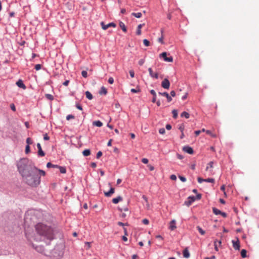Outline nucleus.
Masks as SVG:
<instances>
[{
  "label": "nucleus",
  "mask_w": 259,
  "mask_h": 259,
  "mask_svg": "<svg viewBox=\"0 0 259 259\" xmlns=\"http://www.w3.org/2000/svg\"><path fill=\"white\" fill-rule=\"evenodd\" d=\"M232 244L235 250H239L240 249V242L238 238H237V240H232Z\"/></svg>",
  "instance_id": "7"
},
{
  "label": "nucleus",
  "mask_w": 259,
  "mask_h": 259,
  "mask_svg": "<svg viewBox=\"0 0 259 259\" xmlns=\"http://www.w3.org/2000/svg\"><path fill=\"white\" fill-rule=\"evenodd\" d=\"M32 143H33V142H32V140H31V138H27V139H26V143L27 144V145H29H29L32 144Z\"/></svg>",
  "instance_id": "34"
},
{
  "label": "nucleus",
  "mask_w": 259,
  "mask_h": 259,
  "mask_svg": "<svg viewBox=\"0 0 259 259\" xmlns=\"http://www.w3.org/2000/svg\"><path fill=\"white\" fill-rule=\"evenodd\" d=\"M212 211L216 215L221 214V211L216 208H213Z\"/></svg>",
  "instance_id": "27"
},
{
  "label": "nucleus",
  "mask_w": 259,
  "mask_h": 259,
  "mask_svg": "<svg viewBox=\"0 0 259 259\" xmlns=\"http://www.w3.org/2000/svg\"><path fill=\"white\" fill-rule=\"evenodd\" d=\"M204 182H209V183H214V179H212V178H208V179H205Z\"/></svg>",
  "instance_id": "36"
},
{
  "label": "nucleus",
  "mask_w": 259,
  "mask_h": 259,
  "mask_svg": "<svg viewBox=\"0 0 259 259\" xmlns=\"http://www.w3.org/2000/svg\"><path fill=\"white\" fill-rule=\"evenodd\" d=\"M119 26L124 32H126L127 29L125 24L122 22H119Z\"/></svg>",
  "instance_id": "17"
},
{
  "label": "nucleus",
  "mask_w": 259,
  "mask_h": 259,
  "mask_svg": "<svg viewBox=\"0 0 259 259\" xmlns=\"http://www.w3.org/2000/svg\"><path fill=\"white\" fill-rule=\"evenodd\" d=\"M85 94L86 97L88 99L92 100L93 99V96L90 92L87 91Z\"/></svg>",
  "instance_id": "26"
},
{
  "label": "nucleus",
  "mask_w": 259,
  "mask_h": 259,
  "mask_svg": "<svg viewBox=\"0 0 259 259\" xmlns=\"http://www.w3.org/2000/svg\"><path fill=\"white\" fill-rule=\"evenodd\" d=\"M204 180H205V179H203L201 178L200 177L198 178V182L199 183H201L202 182H204Z\"/></svg>",
  "instance_id": "58"
},
{
  "label": "nucleus",
  "mask_w": 259,
  "mask_h": 259,
  "mask_svg": "<svg viewBox=\"0 0 259 259\" xmlns=\"http://www.w3.org/2000/svg\"><path fill=\"white\" fill-rule=\"evenodd\" d=\"M161 87L165 89H168L170 87V82L167 78H164L161 82Z\"/></svg>",
  "instance_id": "5"
},
{
  "label": "nucleus",
  "mask_w": 259,
  "mask_h": 259,
  "mask_svg": "<svg viewBox=\"0 0 259 259\" xmlns=\"http://www.w3.org/2000/svg\"><path fill=\"white\" fill-rule=\"evenodd\" d=\"M102 155V152L100 151L97 154V158H99Z\"/></svg>",
  "instance_id": "54"
},
{
  "label": "nucleus",
  "mask_w": 259,
  "mask_h": 259,
  "mask_svg": "<svg viewBox=\"0 0 259 259\" xmlns=\"http://www.w3.org/2000/svg\"><path fill=\"white\" fill-rule=\"evenodd\" d=\"M183 150L185 152H186L189 154H192L194 152L193 149L189 146H185L183 148Z\"/></svg>",
  "instance_id": "11"
},
{
  "label": "nucleus",
  "mask_w": 259,
  "mask_h": 259,
  "mask_svg": "<svg viewBox=\"0 0 259 259\" xmlns=\"http://www.w3.org/2000/svg\"><path fill=\"white\" fill-rule=\"evenodd\" d=\"M108 82L110 83V84H113V82H114V79L113 77H111L109 78L108 79Z\"/></svg>",
  "instance_id": "52"
},
{
  "label": "nucleus",
  "mask_w": 259,
  "mask_h": 259,
  "mask_svg": "<svg viewBox=\"0 0 259 259\" xmlns=\"http://www.w3.org/2000/svg\"><path fill=\"white\" fill-rule=\"evenodd\" d=\"M241 255L243 258L246 257V250L245 249H242L241 251Z\"/></svg>",
  "instance_id": "32"
},
{
  "label": "nucleus",
  "mask_w": 259,
  "mask_h": 259,
  "mask_svg": "<svg viewBox=\"0 0 259 259\" xmlns=\"http://www.w3.org/2000/svg\"><path fill=\"white\" fill-rule=\"evenodd\" d=\"M184 128L185 125L184 124H181L179 125V129L181 131V133L184 132Z\"/></svg>",
  "instance_id": "37"
},
{
  "label": "nucleus",
  "mask_w": 259,
  "mask_h": 259,
  "mask_svg": "<svg viewBox=\"0 0 259 259\" xmlns=\"http://www.w3.org/2000/svg\"><path fill=\"white\" fill-rule=\"evenodd\" d=\"M215 256L214 255H212L211 257H206L204 259H215Z\"/></svg>",
  "instance_id": "60"
},
{
  "label": "nucleus",
  "mask_w": 259,
  "mask_h": 259,
  "mask_svg": "<svg viewBox=\"0 0 259 259\" xmlns=\"http://www.w3.org/2000/svg\"><path fill=\"white\" fill-rule=\"evenodd\" d=\"M47 167L48 168H50V167L57 168L58 167H59V165L53 164L51 162H48L47 164Z\"/></svg>",
  "instance_id": "25"
},
{
  "label": "nucleus",
  "mask_w": 259,
  "mask_h": 259,
  "mask_svg": "<svg viewBox=\"0 0 259 259\" xmlns=\"http://www.w3.org/2000/svg\"><path fill=\"white\" fill-rule=\"evenodd\" d=\"M85 246H87V247H86L87 249H90L91 247V242H85Z\"/></svg>",
  "instance_id": "43"
},
{
  "label": "nucleus",
  "mask_w": 259,
  "mask_h": 259,
  "mask_svg": "<svg viewBox=\"0 0 259 259\" xmlns=\"http://www.w3.org/2000/svg\"><path fill=\"white\" fill-rule=\"evenodd\" d=\"M160 57H162L166 62H172L173 61L172 57L171 56L167 57L166 52H163L160 54Z\"/></svg>",
  "instance_id": "3"
},
{
  "label": "nucleus",
  "mask_w": 259,
  "mask_h": 259,
  "mask_svg": "<svg viewBox=\"0 0 259 259\" xmlns=\"http://www.w3.org/2000/svg\"><path fill=\"white\" fill-rule=\"evenodd\" d=\"M129 73H130V75L131 76V77H132V78L134 77V76H135V72H134V71L133 70H130Z\"/></svg>",
  "instance_id": "45"
},
{
  "label": "nucleus",
  "mask_w": 259,
  "mask_h": 259,
  "mask_svg": "<svg viewBox=\"0 0 259 259\" xmlns=\"http://www.w3.org/2000/svg\"><path fill=\"white\" fill-rule=\"evenodd\" d=\"M179 178L180 179V180L183 182H185L186 181V179L184 177L180 176Z\"/></svg>",
  "instance_id": "47"
},
{
  "label": "nucleus",
  "mask_w": 259,
  "mask_h": 259,
  "mask_svg": "<svg viewBox=\"0 0 259 259\" xmlns=\"http://www.w3.org/2000/svg\"><path fill=\"white\" fill-rule=\"evenodd\" d=\"M16 84L17 85L18 87H19L20 88H22L23 89H26L25 85L23 83L22 80H21V79L19 80L16 82Z\"/></svg>",
  "instance_id": "13"
},
{
  "label": "nucleus",
  "mask_w": 259,
  "mask_h": 259,
  "mask_svg": "<svg viewBox=\"0 0 259 259\" xmlns=\"http://www.w3.org/2000/svg\"><path fill=\"white\" fill-rule=\"evenodd\" d=\"M206 133L208 135H209L211 137H213V138H216L217 136V135L214 134H213L209 130H206Z\"/></svg>",
  "instance_id": "31"
},
{
  "label": "nucleus",
  "mask_w": 259,
  "mask_h": 259,
  "mask_svg": "<svg viewBox=\"0 0 259 259\" xmlns=\"http://www.w3.org/2000/svg\"><path fill=\"white\" fill-rule=\"evenodd\" d=\"M188 204L190 205L196 200V197L195 196H190L188 197Z\"/></svg>",
  "instance_id": "23"
},
{
  "label": "nucleus",
  "mask_w": 259,
  "mask_h": 259,
  "mask_svg": "<svg viewBox=\"0 0 259 259\" xmlns=\"http://www.w3.org/2000/svg\"><path fill=\"white\" fill-rule=\"evenodd\" d=\"M81 75L83 77L86 78L88 76V73L86 71L83 70L81 72Z\"/></svg>",
  "instance_id": "41"
},
{
  "label": "nucleus",
  "mask_w": 259,
  "mask_h": 259,
  "mask_svg": "<svg viewBox=\"0 0 259 259\" xmlns=\"http://www.w3.org/2000/svg\"><path fill=\"white\" fill-rule=\"evenodd\" d=\"M197 230H198L199 232L201 235H204L205 234V232L203 230H202V229L201 227H200L199 226H197Z\"/></svg>",
  "instance_id": "33"
},
{
  "label": "nucleus",
  "mask_w": 259,
  "mask_h": 259,
  "mask_svg": "<svg viewBox=\"0 0 259 259\" xmlns=\"http://www.w3.org/2000/svg\"><path fill=\"white\" fill-rule=\"evenodd\" d=\"M158 94L162 96H164V97H166L167 99V102H170V101H171L172 99L167 93H166V92H164V93L159 92Z\"/></svg>",
  "instance_id": "10"
},
{
  "label": "nucleus",
  "mask_w": 259,
  "mask_h": 259,
  "mask_svg": "<svg viewBox=\"0 0 259 259\" xmlns=\"http://www.w3.org/2000/svg\"><path fill=\"white\" fill-rule=\"evenodd\" d=\"M165 132V129L164 128H160L159 130V133L160 134H164Z\"/></svg>",
  "instance_id": "50"
},
{
  "label": "nucleus",
  "mask_w": 259,
  "mask_h": 259,
  "mask_svg": "<svg viewBox=\"0 0 259 259\" xmlns=\"http://www.w3.org/2000/svg\"><path fill=\"white\" fill-rule=\"evenodd\" d=\"M158 41L160 42L161 44H163V35H161L160 37L158 38Z\"/></svg>",
  "instance_id": "49"
},
{
  "label": "nucleus",
  "mask_w": 259,
  "mask_h": 259,
  "mask_svg": "<svg viewBox=\"0 0 259 259\" xmlns=\"http://www.w3.org/2000/svg\"><path fill=\"white\" fill-rule=\"evenodd\" d=\"M76 107L78 109H79L80 110H82V108L80 104H76Z\"/></svg>",
  "instance_id": "56"
},
{
  "label": "nucleus",
  "mask_w": 259,
  "mask_h": 259,
  "mask_svg": "<svg viewBox=\"0 0 259 259\" xmlns=\"http://www.w3.org/2000/svg\"><path fill=\"white\" fill-rule=\"evenodd\" d=\"M132 15L134 16V17L140 18L142 17V13H132Z\"/></svg>",
  "instance_id": "28"
},
{
  "label": "nucleus",
  "mask_w": 259,
  "mask_h": 259,
  "mask_svg": "<svg viewBox=\"0 0 259 259\" xmlns=\"http://www.w3.org/2000/svg\"><path fill=\"white\" fill-rule=\"evenodd\" d=\"M44 139L45 140H49L50 139V137L48 136L47 134L44 135Z\"/></svg>",
  "instance_id": "55"
},
{
  "label": "nucleus",
  "mask_w": 259,
  "mask_h": 259,
  "mask_svg": "<svg viewBox=\"0 0 259 259\" xmlns=\"http://www.w3.org/2000/svg\"><path fill=\"white\" fill-rule=\"evenodd\" d=\"M93 125L98 127H101L103 125V123L99 120L94 121L93 122Z\"/></svg>",
  "instance_id": "18"
},
{
  "label": "nucleus",
  "mask_w": 259,
  "mask_h": 259,
  "mask_svg": "<svg viewBox=\"0 0 259 259\" xmlns=\"http://www.w3.org/2000/svg\"><path fill=\"white\" fill-rule=\"evenodd\" d=\"M176 224V221L175 220H172V221H171L170 222V223L169 224L168 228L171 231H174V230H175L177 228Z\"/></svg>",
  "instance_id": "6"
},
{
  "label": "nucleus",
  "mask_w": 259,
  "mask_h": 259,
  "mask_svg": "<svg viewBox=\"0 0 259 259\" xmlns=\"http://www.w3.org/2000/svg\"><path fill=\"white\" fill-rule=\"evenodd\" d=\"M122 200V198L121 196H118L116 198H114L112 199V201L114 204L118 203L119 201Z\"/></svg>",
  "instance_id": "16"
},
{
  "label": "nucleus",
  "mask_w": 259,
  "mask_h": 259,
  "mask_svg": "<svg viewBox=\"0 0 259 259\" xmlns=\"http://www.w3.org/2000/svg\"><path fill=\"white\" fill-rule=\"evenodd\" d=\"M170 95L172 97H175L176 96V93L174 91H172L170 92Z\"/></svg>",
  "instance_id": "63"
},
{
  "label": "nucleus",
  "mask_w": 259,
  "mask_h": 259,
  "mask_svg": "<svg viewBox=\"0 0 259 259\" xmlns=\"http://www.w3.org/2000/svg\"><path fill=\"white\" fill-rule=\"evenodd\" d=\"M144 25V24H139L137 27V30L136 32V34L138 35H140L141 34V28L142 26Z\"/></svg>",
  "instance_id": "19"
},
{
  "label": "nucleus",
  "mask_w": 259,
  "mask_h": 259,
  "mask_svg": "<svg viewBox=\"0 0 259 259\" xmlns=\"http://www.w3.org/2000/svg\"><path fill=\"white\" fill-rule=\"evenodd\" d=\"M142 162L145 164H147L148 162V159L145 158H144L142 159Z\"/></svg>",
  "instance_id": "53"
},
{
  "label": "nucleus",
  "mask_w": 259,
  "mask_h": 259,
  "mask_svg": "<svg viewBox=\"0 0 259 259\" xmlns=\"http://www.w3.org/2000/svg\"><path fill=\"white\" fill-rule=\"evenodd\" d=\"M82 154L84 156H88L91 154V151L89 149H85L83 151Z\"/></svg>",
  "instance_id": "22"
},
{
  "label": "nucleus",
  "mask_w": 259,
  "mask_h": 259,
  "mask_svg": "<svg viewBox=\"0 0 259 259\" xmlns=\"http://www.w3.org/2000/svg\"><path fill=\"white\" fill-rule=\"evenodd\" d=\"M148 71L151 77L155 78L156 79H157L158 78V73L153 72L151 68H148Z\"/></svg>",
  "instance_id": "8"
},
{
  "label": "nucleus",
  "mask_w": 259,
  "mask_h": 259,
  "mask_svg": "<svg viewBox=\"0 0 259 259\" xmlns=\"http://www.w3.org/2000/svg\"><path fill=\"white\" fill-rule=\"evenodd\" d=\"M142 222L144 224L147 225L149 224V220L147 219H144L142 220Z\"/></svg>",
  "instance_id": "44"
},
{
  "label": "nucleus",
  "mask_w": 259,
  "mask_h": 259,
  "mask_svg": "<svg viewBox=\"0 0 259 259\" xmlns=\"http://www.w3.org/2000/svg\"><path fill=\"white\" fill-rule=\"evenodd\" d=\"M41 65L40 64H36L35 66V69L36 70H39V69H41Z\"/></svg>",
  "instance_id": "46"
},
{
  "label": "nucleus",
  "mask_w": 259,
  "mask_h": 259,
  "mask_svg": "<svg viewBox=\"0 0 259 259\" xmlns=\"http://www.w3.org/2000/svg\"><path fill=\"white\" fill-rule=\"evenodd\" d=\"M69 82V81L68 80H66L63 83V84L65 86H67L68 83Z\"/></svg>",
  "instance_id": "61"
},
{
  "label": "nucleus",
  "mask_w": 259,
  "mask_h": 259,
  "mask_svg": "<svg viewBox=\"0 0 259 259\" xmlns=\"http://www.w3.org/2000/svg\"><path fill=\"white\" fill-rule=\"evenodd\" d=\"M101 25L102 26V28L104 30H106L107 29H108L109 27H116V24L114 23H110L107 25H105L103 22H102L101 23Z\"/></svg>",
  "instance_id": "4"
},
{
  "label": "nucleus",
  "mask_w": 259,
  "mask_h": 259,
  "mask_svg": "<svg viewBox=\"0 0 259 259\" xmlns=\"http://www.w3.org/2000/svg\"><path fill=\"white\" fill-rule=\"evenodd\" d=\"M28 163V159H21L17 163L18 170L25 184L35 187L40 183V177L37 174V168L35 166L30 167Z\"/></svg>",
  "instance_id": "1"
},
{
  "label": "nucleus",
  "mask_w": 259,
  "mask_h": 259,
  "mask_svg": "<svg viewBox=\"0 0 259 259\" xmlns=\"http://www.w3.org/2000/svg\"><path fill=\"white\" fill-rule=\"evenodd\" d=\"M91 165L93 168H95L97 166V164L95 162H92Z\"/></svg>",
  "instance_id": "64"
},
{
  "label": "nucleus",
  "mask_w": 259,
  "mask_h": 259,
  "mask_svg": "<svg viewBox=\"0 0 259 259\" xmlns=\"http://www.w3.org/2000/svg\"><path fill=\"white\" fill-rule=\"evenodd\" d=\"M74 116H73V115H71V114L68 115L66 116V119L68 120H69L71 119H74Z\"/></svg>",
  "instance_id": "42"
},
{
  "label": "nucleus",
  "mask_w": 259,
  "mask_h": 259,
  "mask_svg": "<svg viewBox=\"0 0 259 259\" xmlns=\"http://www.w3.org/2000/svg\"><path fill=\"white\" fill-rule=\"evenodd\" d=\"M213 162L212 161L209 162L207 164V166L206 167V171H212V168H213Z\"/></svg>",
  "instance_id": "14"
},
{
  "label": "nucleus",
  "mask_w": 259,
  "mask_h": 259,
  "mask_svg": "<svg viewBox=\"0 0 259 259\" xmlns=\"http://www.w3.org/2000/svg\"><path fill=\"white\" fill-rule=\"evenodd\" d=\"M35 230L38 234L49 240H52L54 238L53 230L49 226L42 223H38L35 226Z\"/></svg>",
  "instance_id": "2"
},
{
  "label": "nucleus",
  "mask_w": 259,
  "mask_h": 259,
  "mask_svg": "<svg viewBox=\"0 0 259 259\" xmlns=\"http://www.w3.org/2000/svg\"><path fill=\"white\" fill-rule=\"evenodd\" d=\"M181 116L182 117H185L186 118H188L190 117V114L188 112L184 111L181 113Z\"/></svg>",
  "instance_id": "24"
},
{
  "label": "nucleus",
  "mask_w": 259,
  "mask_h": 259,
  "mask_svg": "<svg viewBox=\"0 0 259 259\" xmlns=\"http://www.w3.org/2000/svg\"><path fill=\"white\" fill-rule=\"evenodd\" d=\"M143 43H144V45L146 47H148L150 45L149 41L146 39H145L143 40Z\"/></svg>",
  "instance_id": "38"
},
{
  "label": "nucleus",
  "mask_w": 259,
  "mask_h": 259,
  "mask_svg": "<svg viewBox=\"0 0 259 259\" xmlns=\"http://www.w3.org/2000/svg\"><path fill=\"white\" fill-rule=\"evenodd\" d=\"M37 174H38V176L42 175L43 176H45L46 175V172L43 170H41V169L37 168Z\"/></svg>",
  "instance_id": "29"
},
{
  "label": "nucleus",
  "mask_w": 259,
  "mask_h": 259,
  "mask_svg": "<svg viewBox=\"0 0 259 259\" xmlns=\"http://www.w3.org/2000/svg\"><path fill=\"white\" fill-rule=\"evenodd\" d=\"M150 93L152 95H154V97H153V99H152V102L153 103H155L156 102V92H155L154 90H151L150 91Z\"/></svg>",
  "instance_id": "20"
},
{
  "label": "nucleus",
  "mask_w": 259,
  "mask_h": 259,
  "mask_svg": "<svg viewBox=\"0 0 259 259\" xmlns=\"http://www.w3.org/2000/svg\"><path fill=\"white\" fill-rule=\"evenodd\" d=\"M148 166L149 167V170L151 171H152L154 169V166L151 165H148Z\"/></svg>",
  "instance_id": "59"
},
{
  "label": "nucleus",
  "mask_w": 259,
  "mask_h": 259,
  "mask_svg": "<svg viewBox=\"0 0 259 259\" xmlns=\"http://www.w3.org/2000/svg\"><path fill=\"white\" fill-rule=\"evenodd\" d=\"M131 91L133 93H139L140 92V90L139 89H132Z\"/></svg>",
  "instance_id": "51"
},
{
  "label": "nucleus",
  "mask_w": 259,
  "mask_h": 259,
  "mask_svg": "<svg viewBox=\"0 0 259 259\" xmlns=\"http://www.w3.org/2000/svg\"><path fill=\"white\" fill-rule=\"evenodd\" d=\"M172 113L173 114V117L174 118H176L178 116V112L176 110H173L172 111Z\"/></svg>",
  "instance_id": "35"
},
{
  "label": "nucleus",
  "mask_w": 259,
  "mask_h": 259,
  "mask_svg": "<svg viewBox=\"0 0 259 259\" xmlns=\"http://www.w3.org/2000/svg\"><path fill=\"white\" fill-rule=\"evenodd\" d=\"M30 152V146L29 145H26L25 147V153L26 154H28Z\"/></svg>",
  "instance_id": "40"
},
{
  "label": "nucleus",
  "mask_w": 259,
  "mask_h": 259,
  "mask_svg": "<svg viewBox=\"0 0 259 259\" xmlns=\"http://www.w3.org/2000/svg\"><path fill=\"white\" fill-rule=\"evenodd\" d=\"M37 147L38 148V154L40 156H44L45 154V152L42 151L41 149V145L40 143L37 144Z\"/></svg>",
  "instance_id": "9"
},
{
  "label": "nucleus",
  "mask_w": 259,
  "mask_h": 259,
  "mask_svg": "<svg viewBox=\"0 0 259 259\" xmlns=\"http://www.w3.org/2000/svg\"><path fill=\"white\" fill-rule=\"evenodd\" d=\"M57 168H58L60 169V171L61 174H65L66 173V170L65 167L59 166V167H58Z\"/></svg>",
  "instance_id": "30"
},
{
  "label": "nucleus",
  "mask_w": 259,
  "mask_h": 259,
  "mask_svg": "<svg viewBox=\"0 0 259 259\" xmlns=\"http://www.w3.org/2000/svg\"><path fill=\"white\" fill-rule=\"evenodd\" d=\"M183 256L185 258H189L190 257V253L187 248H186L183 252Z\"/></svg>",
  "instance_id": "15"
},
{
  "label": "nucleus",
  "mask_w": 259,
  "mask_h": 259,
  "mask_svg": "<svg viewBox=\"0 0 259 259\" xmlns=\"http://www.w3.org/2000/svg\"><path fill=\"white\" fill-rule=\"evenodd\" d=\"M170 179L173 181H175L177 180V177L175 175H172L170 176Z\"/></svg>",
  "instance_id": "57"
},
{
  "label": "nucleus",
  "mask_w": 259,
  "mask_h": 259,
  "mask_svg": "<svg viewBox=\"0 0 259 259\" xmlns=\"http://www.w3.org/2000/svg\"><path fill=\"white\" fill-rule=\"evenodd\" d=\"M46 97L50 100H53L54 99L53 96L51 94H46Z\"/></svg>",
  "instance_id": "39"
},
{
  "label": "nucleus",
  "mask_w": 259,
  "mask_h": 259,
  "mask_svg": "<svg viewBox=\"0 0 259 259\" xmlns=\"http://www.w3.org/2000/svg\"><path fill=\"white\" fill-rule=\"evenodd\" d=\"M145 62V60L143 59H140L139 62H138V64L140 65V66H142L143 65V64Z\"/></svg>",
  "instance_id": "48"
},
{
  "label": "nucleus",
  "mask_w": 259,
  "mask_h": 259,
  "mask_svg": "<svg viewBox=\"0 0 259 259\" xmlns=\"http://www.w3.org/2000/svg\"><path fill=\"white\" fill-rule=\"evenodd\" d=\"M114 193V188H111L109 191L104 192V194L106 197H110Z\"/></svg>",
  "instance_id": "12"
},
{
  "label": "nucleus",
  "mask_w": 259,
  "mask_h": 259,
  "mask_svg": "<svg viewBox=\"0 0 259 259\" xmlns=\"http://www.w3.org/2000/svg\"><path fill=\"white\" fill-rule=\"evenodd\" d=\"M107 93V89L104 87H102L99 92L100 95H106Z\"/></svg>",
  "instance_id": "21"
},
{
  "label": "nucleus",
  "mask_w": 259,
  "mask_h": 259,
  "mask_svg": "<svg viewBox=\"0 0 259 259\" xmlns=\"http://www.w3.org/2000/svg\"><path fill=\"white\" fill-rule=\"evenodd\" d=\"M166 128L167 130H170L171 129V126L170 125V124H166Z\"/></svg>",
  "instance_id": "62"
}]
</instances>
